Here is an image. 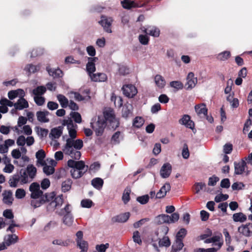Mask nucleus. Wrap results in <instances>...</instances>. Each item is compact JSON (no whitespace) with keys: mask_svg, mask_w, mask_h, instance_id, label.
Returning <instances> with one entry per match:
<instances>
[{"mask_svg":"<svg viewBox=\"0 0 252 252\" xmlns=\"http://www.w3.org/2000/svg\"><path fill=\"white\" fill-rule=\"evenodd\" d=\"M63 125L67 126L69 137L66 139V143L63 149V152L64 154L71 153L72 147L75 148L74 150L76 151V149L80 150L83 146V143L81 139H74L77 135L76 130L77 126L74 125L72 121L70 119L64 121Z\"/></svg>","mask_w":252,"mask_h":252,"instance_id":"f257e3e1","label":"nucleus"},{"mask_svg":"<svg viewBox=\"0 0 252 252\" xmlns=\"http://www.w3.org/2000/svg\"><path fill=\"white\" fill-rule=\"evenodd\" d=\"M67 165L71 168L70 172L72 178L74 179L80 178L88 170V166L85 165L82 160L75 161L69 159L67 161Z\"/></svg>","mask_w":252,"mask_h":252,"instance_id":"f03ea898","label":"nucleus"},{"mask_svg":"<svg viewBox=\"0 0 252 252\" xmlns=\"http://www.w3.org/2000/svg\"><path fill=\"white\" fill-rule=\"evenodd\" d=\"M45 198L46 202H49L47 206V209L49 211H53L59 209L63 202V195L56 196L54 192L46 193Z\"/></svg>","mask_w":252,"mask_h":252,"instance_id":"7ed1b4c3","label":"nucleus"},{"mask_svg":"<svg viewBox=\"0 0 252 252\" xmlns=\"http://www.w3.org/2000/svg\"><path fill=\"white\" fill-rule=\"evenodd\" d=\"M27 149L26 147H23L19 148L13 149L11 151V156L14 159L21 158L23 162H26L29 161V158L27 156Z\"/></svg>","mask_w":252,"mask_h":252,"instance_id":"20e7f679","label":"nucleus"},{"mask_svg":"<svg viewBox=\"0 0 252 252\" xmlns=\"http://www.w3.org/2000/svg\"><path fill=\"white\" fill-rule=\"evenodd\" d=\"M92 127L94 130L97 136L101 135L106 126V123L103 117H98L96 122L91 123Z\"/></svg>","mask_w":252,"mask_h":252,"instance_id":"39448f33","label":"nucleus"},{"mask_svg":"<svg viewBox=\"0 0 252 252\" xmlns=\"http://www.w3.org/2000/svg\"><path fill=\"white\" fill-rule=\"evenodd\" d=\"M31 192V197L32 199H39L42 196L43 191L40 189L39 184L36 182L32 183L29 187Z\"/></svg>","mask_w":252,"mask_h":252,"instance_id":"423d86ee","label":"nucleus"},{"mask_svg":"<svg viewBox=\"0 0 252 252\" xmlns=\"http://www.w3.org/2000/svg\"><path fill=\"white\" fill-rule=\"evenodd\" d=\"M57 162L53 159H46V162L43 166V172L47 175L53 174L54 173V167L56 165Z\"/></svg>","mask_w":252,"mask_h":252,"instance_id":"0eeeda50","label":"nucleus"},{"mask_svg":"<svg viewBox=\"0 0 252 252\" xmlns=\"http://www.w3.org/2000/svg\"><path fill=\"white\" fill-rule=\"evenodd\" d=\"M105 119L110 123V126L113 128L118 127L119 122L115 118L112 111H106L104 112Z\"/></svg>","mask_w":252,"mask_h":252,"instance_id":"6e6552de","label":"nucleus"},{"mask_svg":"<svg viewBox=\"0 0 252 252\" xmlns=\"http://www.w3.org/2000/svg\"><path fill=\"white\" fill-rule=\"evenodd\" d=\"M34 143V139L33 136H28L26 138L23 135L19 136L17 140L16 143L18 146H21V147H24V145L26 144L27 146H31Z\"/></svg>","mask_w":252,"mask_h":252,"instance_id":"1a4fd4ad","label":"nucleus"},{"mask_svg":"<svg viewBox=\"0 0 252 252\" xmlns=\"http://www.w3.org/2000/svg\"><path fill=\"white\" fill-rule=\"evenodd\" d=\"M238 232L245 237L252 236V223L242 224L238 228Z\"/></svg>","mask_w":252,"mask_h":252,"instance_id":"9d476101","label":"nucleus"},{"mask_svg":"<svg viewBox=\"0 0 252 252\" xmlns=\"http://www.w3.org/2000/svg\"><path fill=\"white\" fill-rule=\"evenodd\" d=\"M76 241L77 246L81 250H85L88 251V243L87 241L83 239V233L81 231H78L76 234Z\"/></svg>","mask_w":252,"mask_h":252,"instance_id":"9b49d317","label":"nucleus"},{"mask_svg":"<svg viewBox=\"0 0 252 252\" xmlns=\"http://www.w3.org/2000/svg\"><path fill=\"white\" fill-rule=\"evenodd\" d=\"M204 243L206 244L213 243V246L215 247H218V244H220L221 247L223 244L222 235L220 233L214 235L213 237L206 239Z\"/></svg>","mask_w":252,"mask_h":252,"instance_id":"f8f14e48","label":"nucleus"},{"mask_svg":"<svg viewBox=\"0 0 252 252\" xmlns=\"http://www.w3.org/2000/svg\"><path fill=\"white\" fill-rule=\"evenodd\" d=\"M122 90L124 95L128 97H133L137 93V89L132 85H126Z\"/></svg>","mask_w":252,"mask_h":252,"instance_id":"ddd939ff","label":"nucleus"},{"mask_svg":"<svg viewBox=\"0 0 252 252\" xmlns=\"http://www.w3.org/2000/svg\"><path fill=\"white\" fill-rule=\"evenodd\" d=\"M197 82V78L194 77L192 72H189L187 77V83L186 84V89L191 90L193 88Z\"/></svg>","mask_w":252,"mask_h":252,"instance_id":"4468645a","label":"nucleus"},{"mask_svg":"<svg viewBox=\"0 0 252 252\" xmlns=\"http://www.w3.org/2000/svg\"><path fill=\"white\" fill-rule=\"evenodd\" d=\"M113 20L111 18H108L105 16H102L101 19L99 22V23L103 27L104 30L108 32L111 33L112 31L111 30L110 26L112 23Z\"/></svg>","mask_w":252,"mask_h":252,"instance_id":"2eb2a0df","label":"nucleus"},{"mask_svg":"<svg viewBox=\"0 0 252 252\" xmlns=\"http://www.w3.org/2000/svg\"><path fill=\"white\" fill-rule=\"evenodd\" d=\"M171 171V165L169 163H165L161 167L160 175L163 178H167L170 175Z\"/></svg>","mask_w":252,"mask_h":252,"instance_id":"dca6fc26","label":"nucleus"},{"mask_svg":"<svg viewBox=\"0 0 252 252\" xmlns=\"http://www.w3.org/2000/svg\"><path fill=\"white\" fill-rule=\"evenodd\" d=\"M98 60L96 57L89 58L88 62L86 64V70L91 77V75H92L93 72L95 70V66L94 63Z\"/></svg>","mask_w":252,"mask_h":252,"instance_id":"f3484780","label":"nucleus"},{"mask_svg":"<svg viewBox=\"0 0 252 252\" xmlns=\"http://www.w3.org/2000/svg\"><path fill=\"white\" fill-rule=\"evenodd\" d=\"M141 30L144 33L154 37H158L160 34L159 30L155 27L149 26L147 28H141Z\"/></svg>","mask_w":252,"mask_h":252,"instance_id":"a211bd4d","label":"nucleus"},{"mask_svg":"<svg viewBox=\"0 0 252 252\" xmlns=\"http://www.w3.org/2000/svg\"><path fill=\"white\" fill-rule=\"evenodd\" d=\"M36 158H37L36 165L37 166H43L46 162V160H45V153L43 150L38 151L35 154Z\"/></svg>","mask_w":252,"mask_h":252,"instance_id":"6ab92c4d","label":"nucleus"},{"mask_svg":"<svg viewBox=\"0 0 252 252\" xmlns=\"http://www.w3.org/2000/svg\"><path fill=\"white\" fill-rule=\"evenodd\" d=\"M179 123L190 129H193L194 126V123L190 120V117L188 115H184L179 120Z\"/></svg>","mask_w":252,"mask_h":252,"instance_id":"aec40b11","label":"nucleus"},{"mask_svg":"<svg viewBox=\"0 0 252 252\" xmlns=\"http://www.w3.org/2000/svg\"><path fill=\"white\" fill-rule=\"evenodd\" d=\"M171 187L168 183H166L160 189L156 194V197L158 198H161L164 197L166 193L170 190Z\"/></svg>","mask_w":252,"mask_h":252,"instance_id":"412c9836","label":"nucleus"},{"mask_svg":"<svg viewBox=\"0 0 252 252\" xmlns=\"http://www.w3.org/2000/svg\"><path fill=\"white\" fill-rule=\"evenodd\" d=\"M195 110L198 116L200 117H204L207 115V109L204 103L196 105Z\"/></svg>","mask_w":252,"mask_h":252,"instance_id":"4be33fe9","label":"nucleus"},{"mask_svg":"<svg viewBox=\"0 0 252 252\" xmlns=\"http://www.w3.org/2000/svg\"><path fill=\"white\" fill-rule=\"evenodd\" d=\"M2 201L4 204L10 205L12 204L13 198L12 196V192L10 190H5L3 193Z\"/></svg>","mask_w":252,"mask_h":252,"instance_id":"5701e85b","label":"nucleus"},{"mask_svg":"<svg viewBox=\"0 0 252 252\" xmlns=\"http://www.w3.org/2000/svg\"><path fill=\"white\" fill-rule=\"evenodd\" d=\"M49 114L47 111H38L36 115L37 120L41 123H47L49 121L48 116Z\"/></svg>","mask_w":252,"mask_h":252,"instance_id":"b1692460","label":"nucleus"},{"mask_svg":"<svg viewBox=\"0 0 252 252\" xmlns=\"http://www.w3.org/2000/svg\"><path fill=\"white\" fill-rule=\"evenodd\" d=\"M63 127L62 126H58L52 128L49 134V137L52 139L59 138L63 133Z\"/></svg>","mask_w":252,"mask_h":252,"instance_id":"393cba45","label":"nucleus"},{"mask_svg":"<svg viewBox=\"0 0 252 252\" xmlns=\"http://www.w3.org/2000/svg\"><path fill=\"white\" fill-rule=\"evenodd\" d=\"M15 109L18 110H22L24 108H27L29 107L28 101L23 98L21 97L14 104Z\"/></svg>","mask_w":252,"mask_h":252,"instance_id":"a878e982","label":"nucleus"},{"mask_svg":"<svg viewBox=\"0 0 252 252\" xmlns=\"http://www.w3.org/2000/svg\"><path fill=\"white\" fill-rule=\"evenodd\" d=\"M91 79L94 82H104L107 79V77L105 73H96L91 75Z\"/></svg>","mask_w":252,"mask_h":252,"instance_id":"bb28decb","label":"nucleus"},{"mask_svg":"<svg viewBox=\"0 0 252 252\" xmlns=\"http://www.w3.org/2000/svg\"><path fill=\"white\" fill-rule=\"evenodd\" d=\"M25 95V92L22 89H18L14 91H11L8 93V98L12 100L16 97H23Z\"/></svg>","mask_w":252,"mask_h":252,"instance_id":"cd10ccee","label":"nucleus"},{"mask_svg":"<svg viewBox=\"0 0 252 252\" xmlns=\"http://www.w3.org/2000/svg\"><path fill=\"white\" fill-rule=\"evenodd\" d=\"M133 106L130 103H127L123 107L122 116L126 118L130 116L132 114Z\"/></svg>","mask_w":252,"mask_h":252,"instance_id":"c85d7f7f","label":"nucleus"},{"mask_svg":"<svg viewBox=\"0 0 252 252\" xmlns=\"http://www.w3.org/2000/svg\"><path fill=\"white\" fill-rule=\"evenodd\" d=\"M25 170L26 173H27L28 177H30L31 180L32 181L36 176L37 172L36 167L32 164H29L27 166Z\"/></svg>","mask_w":252,"mask_h":252,"instance_id":"c756f323","label":"nucleus"},{"mask_svg":"<svg viewBox=\"0 0 252 252\" xmlns=\"http://www.w3.org/2000/svg\"><path fill=\"white\" fill-rule=\"evenodd\" d=\"M155 82L159 89H162L166 84V81L164 78L160 75H157L155 77Z\"/></svg>","mask_w":252,"mask_h":252,"instance_id":"7c9ffc66","label":"nucleus"},{"mask_svg":"<svg viewBox=\"0 0 252 252\" xmlns=\"http://www.w3.org/2000/svg\"><path fill=\"white\" fill-rule=\"evenodd\" d=\"M235 173L236 174H241L245 170L246 163L244 161H241L238 163H235Z\"/></svg>","mask_w":252,"mask_h":252,"instance_id":"2f4dec72","label":"nucleus"},{"mask_svg":"<svg viewBox=\"0 0 252 252\" xmlns=\"http://www.w3.org/2000/svg\"><path fill=\"white\" fill-rule=\"evenodd\" d=\"M19 178L21 184H25L32 181L30 177H28L27 173L25 169H21L20 171Z\"/></svg>","mask_w":252,"mask_h":252,"instance_id":"473e14b6","label":"nucleus"},{"mask_svg":"<svg viewBox=\"0 0 252 252\" xmlns=\"http://www.w3.org/2000/svg\"><path fill=\"white\" fill-rule=\"evenodd\" d=\"M232 219L235 222H243L247 220V216L243 213L239 212L234 214Z\"/></svg>","mask_w":252,"mask_h":252,"instance_id":"72a5a7b5","label":"nucleus"},{"mask_svg":"<svg viewBox=\"0 0 252 252\" xmlns=\"http://www.w3.org/2000/svg\"><path fill=\"white\" fill-rule=\"evenodd\" d=\"M46 202L45 195L43 197H40V199H32L31 201V205L34 208L40 207L42 204Z\"/></svg>","mask_w":252,"mask_h":252,"instance_id":"f704fd0d","label":"nucleus"},{"mask_svg":"<svg viewBox=\"0 0 252 252\" xmlns=\"http://www.w3.org/2000/svg\"><path fill=\"white\" fill-rule=\"evenodd\" d=\"M47 70L49 75L53 77H59L62 75V71L59 68H51L48 67Z\"/></svg>","mask_w":252,"mask_h":252,"instance_id":"c9c22d12","label":"nucleus"},{"mask_svg":"<svg viewBox=\"0 0 252 252\" xmlns=\"http://www.w3.org/2000/svg\"><path fill=\"white\" fill-rule=\"evenodd\" d=\"M17 236L15 234L8 235L4 238V242L7 246H9L16 242Z\"/></svg>","mask_w":252,"mask_h":252,"instance_id":"e433bc0d","label":"nucleus"},{"mask_svg":"<svg viewBox=\"0 0 252 252\" xmlns=\"http://www.w3.org/2000/svg\"><path fill=\"white\" fill-rule=\"evenodd\" d=\"M57 98L63 108H66L68 105L69 101L63 95L59 94L57 95Z\"/></svg>","mask_w":252,"mask_h":252,"instance_id":"4c0bfd02","label":"nucleus"},{"mask_svg":"<svg viewBox=\"0 0 252 252\" xmlns=\"http://www.w3.org/2000/svg\"><path fill=\"white\" fill-rule=\"evenodd\" d=\"M169 216L162 214L156 217L155 221L158 224H162L163 223H168L169 222Z\"/></svg>","mask_w":252,"mask_h":252,"instance_id":"58836bf2","label":"nucleus"},{"mask_svg":"<svg viewBox=\"0 0 252 252\" xmlns=\"http://www.w3.org/2000/svg\"><path fill=\"white\" fill-rule=\"evenodd\" d=\"M130 216L129 212L124 213L118 215L115 218V220L119 222H125L127 220Z\"/></svg>","mask_w":252,"mask_h":252,"instance_id":"ea45409f","label":"nucleus"},{"mask_svg":"<svg viewBox=\"0 0 252 252\" xmlns=\"http://www.w3.org/2000/svg\"><path fill=\"white\" fill-rule=\"evenodd\" d=\"M92 186L97 189H100L103 185V181L100 178H95L92 181Z\"/></svg>","mask_w":252,"mask_h":252,"instance_id":"a19ab883","label":"nucleus"},{"mask_svg":"<svg viewBox=\"0 0 252 252\" xmlns=\"http://www.w3.org/2000/svg\"><path fill=\"white\" fill-rule=\"evenodd\" d=\"M19 182H20L19 176L18 175H13L9 181V184L11 187L16 188L18 186Z\"/></svg>","mask_w":252,"mask_h":252,"instance_id":"79ce46f5","label":"nucleus"},{"mask_svg":"<svg viewBox=\"0 0 252 252\" xmlns=\"http://www.w3.org/2000/svg\"><path fill=\"white\" fill-rule=\"evenodd\" d=\"M230 57V52L225 51L218 54L217 58L221 61H224L228 59Z\"/></svg>","mask_w":252,"mask_h":252,"instance_id":"37998d69","label":"nucleus"},{"mask_svg":"<svg viewBox=\"0 0 252 252\" xmlns=\"http://www.w3.org/2000/svg\"><path fill=\"white\" fill-rule=\"evenodd\" d=\"M73 222V218L71 214H65L63 218V223L67 226H71Z\"/></svg>","mask_w":252,"mask_h":252,"instance_id":"c03bdc74","label":"nucleus"},{"mask_svg":"<svg viewBox=\"0 0 252 252\" xmlns=\"http://www.w3.org/2000/svg\"><path fill=\"white\" fill-rule=\"evenodd\" d=\"M40 67L38 65L28 64L26 66L25 70L29 73H33L39 70Z\"/></svg>","mask_w":252,"mask_h":252,"instance_id":"a18cd8bd","label":"nucleus"},{"mask_svg":"<svg viewBox=\"0 0 252 252\" xmlns=\"http://www.w3.org/2000/svg\"><path fill=\"white\" fill-rule=\"evenodd\" d=\"M184 246L183 243L181 239H176L175 243L173 245V251L176 252L182 249Z\"/></svg>","mask_w":252,"mask_h":252,"instance_id":"49530a36","label":"nucleus"},{"mask_svg":"<svg viewBox=\"0 0 252 252\" xmlns=\"http://www.w3.org/2000/svg\"><path fill=\"white\" fill-rule=\"evenodd\" d=\"M35 131L37 135L41 138L46 137L48 133V130L47 129L43 128L37 126L35 128Z\"/></svg>","mask_w":252,"mask_h":252,"instance_id":"de8ad7c7","label":"nucleus"},{"mask_svg":"<svg viewBox=\"0 0 252 252\" xmlns=\"http://www.w3.org/2000/svg\"><path fill=\"white\" fill-rule=\"evenodd\" d=\"M121 3L123 7L126 9H130L136 6L134 1L130 0H124Z\"/></svg>","mask_w":252,"mask_h":252,"instance_id":"09e8293b","label":"nucleus"},{"mask_svg":"<svg viewBox=\"0 0 252 252\" xmlns=\"http://www.w3.org/2000/svg\"><path fill=\"white\" fill-rule=\"evenodd\" d=\"M46 89L44 86L37 87L35 89L33 90L32 93L35 96H40L46 92Z\"/></svg>","mask_w":252,"mask_h":252,"instance_id":"8fccbe9b","label":"nucleus"},{"mask_svg":"<svg viewBox=\"0 0 252 252\" xmlns=\"http://www.w3.org/2000/svg\"><path fill=\"white\" fill-rule=\"evenodd\" d=\"M131 190L129 188H126L125 189L122 196V200L125 204L127 203L129 201L130 199L129 194Z\"/></svg>","mask_w":252,"mask_h":252,"instance_id":"3c124183","label":"nucleus"},{"mask_svg":"<svg viewBox=\"0 0 252 252\" xmlns=\"http://www.w3.org/2000/svg\"><path fill=\"white\" fill-rule=\"evenodd\" d=\"M71 149H72L71 153L65 154L69 156L72 158H74L75 159H79L81 157V153L79 151V150H78L77 149L76 151L74 150L75 148H74L73 147H72Z\"/></svg>","mask_w":252,"mask_h":252,"instance_id":"603ef678","label":"nucleus"},{"mask_svg":"<svg viewBox=\"0 0 252 252\" xmlns=\"http://www.w3.org/2000/svg\"><path fill=\"white\" fill-rule=\"evenodd\" d=\"M171 87L174 88L176 91L181 90L183 88V84L179 81H174L170 83Z\"/></svg>","mask_w":252,"mask_h":252,"instance_id":"864d4df0","label":"nucleus"},{"mask_svg":"<svg viewBox=\"0 0 252 252\" xmlns=\"http://www.w3.org/2000/svg\"><path fill=\"white\" fill-rule=\"evenodd\" d=\"M57 225V223L55 221H50L47 223L43 228V231L48 232L54 228Z\"/></svg>","mask_w":252,"mask_h":252,"instance_id":"5fc2aeb1","label":"nucleus"},{"mask_svg":"<svg viewBox=\"0 0 252 252\" xmlns=\"http://www.w3.org/2000/svg\"><path fill=\"white\" fill-rule=\"evenodd\" d=\"M144 123V119L141 117H136L133 120V125L135 127H140Z\"/></svg>","mask_w":252,"mask_h":252,"instance_id":"6e6d98bb","label":"nucleus"},{"mask_svg":"<svg viewBox=\"0 0 252 252\" xmlns=\"http://www.w3.org/2000/svg\"><path fill=\"white\" fill-rule=\"evenodd\" d=\"M26 196V191L23 189H18L15 192V197L17 199H22Z\"/></svg>","mask_w":252,"mask_h":252,"instance_id":"4d7b16f0","label":"nucleus"},{"mask_svg":"<svg viewBox=\"0 0 252 252\" xmlns=\"http://www.w3.org/2000/svg\"><path fill=\"white\" fill-rule=\"evenodd\" d=\"M109 245L108 243L105 244L97 245L95 247L96 251L95 252H105L106 249L108 248Z\"/></svg>","mask_w":252,"mask_h":252,"instance_id":"13d9d810","label":"nucleus"},{"mask_svg":"<svg viewBox=\"0 0 252 252\" xmlns=\"http://www.w3.org/2000/svg\"><path fill=\"white\" fill-rule=\"evenodd\" d=\"M81 204L82 207L89 208L93 206V202L89 199H86L81 201Z\"/></svg>","mask_w":252,"mask_h":252,"instance_id":"bf43d9fd","label":"nucleus"},{"mask_svg":"<svg viewBox=\"0 0 252 252\" xmlns=\"http://www.w3.org/2000/svg\"><path fill=\"white\" fill-rule=\"evenodd\" d=\"M205 187V184L200 182L196 183L194 186L196 193H198L200 190H203Z\"/></svg>","mask_w":252,"mask_h":252,"instance_id":"052dcab7","label":"nucleus"},{"mask_svg":"<svg viewBox=\"0 0 252 252\" xmlns=\"http://www.w3.org/2000/svg\"><path fill=\"white\" fill-rule=\"evenodd\" d=\"M138 39L139 42L143 45H147L149 41V38L147 35L140 34Z\"/></svg>","mask_w":252,"mask_h":252,"instance_id":"680f3d73","label":"nucleus"},{"mask_svg":"<svg viewBox=\"0 0 252 252\" xmlns=\"http://www.w3.org/2000/svg\"><path fill=\"white\" fill-rule=\"evenodd\" d=\"M71 182L67 180L63 182L62 184V189L64 192L68 191L71 188Z\"/></svg>","mask_w":252,"mask_h":252,"instance_id":"e2e57ef3","label":"nucleus"},{"mask_svg":"<svg viewBox=\"0 0 252 252\" xmlns=\"http://www.w3.org/2000/svg\"><path fill=\"white\" fill-rule=\"evenodd\" d=\"M112 100L114 101V104L116 107H120L123 104L122 98L120 96H113Z\"/></svg>","mask_w":252,"mask_h":252,"instance_id":"0e129e2a","label":"nucleus"},{"mask_svg":"<svg viewBox=\"0 0 252 252\" xmlns=\"http://www.w3.org/2000/svg\"><path fill=\"white\" fill-rule=\"evenodd\" d=\"M159 245L160 246L168 247L170 245L169 239L167 237H164L159 241Z\"/></svg>","mask_w":252,"mask_h":252,"instance_id":"69168bd1","label":"nucleus"},{"mask_svg":"<svg viewBox=\"0 0 252 252\" xmlns=\"http://www.w3.org/2000/svg\"><path fill=\"white\" fill-rule=\"evenodd\" d=\"M70 115L76 123H80L81 122V116L79 113L76 112H72Z\"/></svg>","mask_w":252,"mask_h":252,"instance_id":"338daca9","label":"nucleus"},{"mask_svg":"<svg viewBox=\"0 0 252 252\" xmlns=\"http://www.w3.org/2000/svg\"><path fill=\"white\" fill-rule=\"evenodd\" d=\"M149 197L148 195H144L137 198V201L141 204H145L149 201Z\"/></svg>","mask_w":252,"mask_h":252,"instance_id":"774afa93","label":"nucleus"}]
</instances>
